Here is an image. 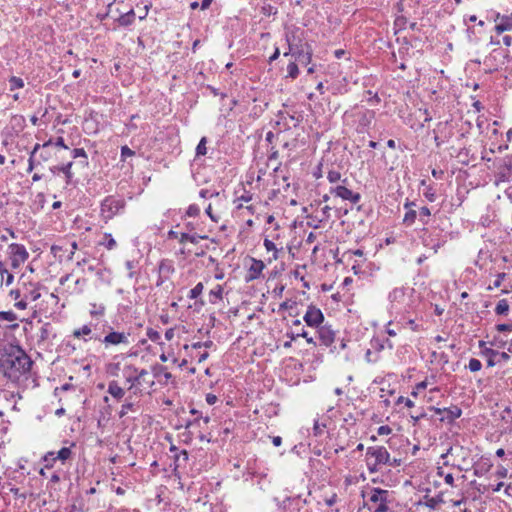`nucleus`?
<instances>
[{
    "label": "nucleus",
    "instance_id": "obj_23",
    "mask_svg": "<svg viewBox=\"0 0 512 512\" xmlns=\"http://www.w3.org/2000/svg\"><path fill=\"white\" fill-rule=\"evenodd\" d=\"M92 333V329L89 325H84L81 328L75 329L73 331V336L75 338H80L82 336H88Z\"/></svg>",
    "mask_w": 512,
    "mask_h": 512
},
{
    "label": "nucleus",
    "instance_id": "obj_34",
    "mask_svg": "<svg viewBox=\"0 0 512 512\" xmlns=\"http://www.w3.org/2000/svg\"><path fill=\"white\" fill-rule=\"evenodd\" d=\"M327 179L330 183H336L341 180V174L338 171L332 170L328 172Z\"/></svg>",
    "mask_w": 512,
    "mask_h": 512
},
{
    "label": "nucleus",
    "instance_id": "obj_11",
    "mask_svg": "<svg viewBox=\"0 0 512 512\" xmlns=\"http://www.w3.org/2000/svg\"><path fill=\"white\" fill-rule=\"evenodd\" d=\"M435 412L437 414H442V413H445V417L443 419H446L450 422L454 421L455 419L459 418L462 414V411L459 407L457 406H452L450 408H444V409H440V408H435Z\"/></svg>",
    "mask_w": 512,
    "mask_h": 512
},
{
    "label": "nucleus",
    "instance_id": "obj_12",
    "mask_svg": "<svg viewBox=\"0 0 512 512\" xmlns=\"http://www.w3.org/2000/svg\"><path fill=\"white\" fill-rule=\"evenodd\" d=\"M265 268V264L261 260L252 259V264L249 268V276L247 278L248 281L259 278L263 269Z\"/></svg>",
    "mask_w": 512,
    "mask_h": 512
},
{
    "label": "nucleus",
    "instance_id": "obj_32",
    "mask_svg": "<svg viewBox=\"0 0 512 512\" xmlns=\"http://www.w3.org/2000/svg\"><path fill=\"white\" fill-rule=\"evenodd\" d=\"M287 72L291 78H296L299 74V69H298L297 64L294 62L289 63L287 66Z\"/></svg>",
    "mask_w": 512,
    "mask_h": 512
},
{
    "label": "nucleus",
    "instance_id": "obj_38",
    "mask_svg": "<svg viewBox=\"0 0 512 512\" xmlns=\"http://www.w3.org/2000/svg\"><path fill=\"white\" fill-rule=\"evenodd\" d=\"M135 154L134 151H132L128 146H123L121 148V157L123 160H125L128 157H131Z\"/></svg>",
    "mask_w": 512,
    "mask_h": 512
},
{
    "label": "nucleus",
    "instance_id": "obj_8",
    "mask_svg": "<svg viewBox=\"0 0 512 512\" xmlns=\"http://www.w3.org/2000/svg\"><path fill=\"white\" fill-rule=\"evenodd\" d=\"M303 319L308 326L319 327L324 320V316L319 308L311 305L308 307Z\"/></svg>",
    "mask_w": 512,
    "mask_h": 512
},
{
    "label": "nucleus",
    "instance_id": "obj_28",
    "mask_svg": "<svg viewBox=\"0 0 512 512\" xmlns=\"http://www.w3.org/2000/svg\"><path fill=\"white\" fill-rule=\"evenodd\" d=\"M46 468H50L53 466V463L56 461V453L55 452H48L44 458H43Z\"/></svg>",
    "mask_w": 512,
    "mask_h": 512
},
{
    "label": "nucleus",
    "instance_id": "obj_43",
    "mask_svg": "<svg viewBox=\"0 0 512 512\" xmlns=\"http://www.w3.org/2000/svg\"><path fill=\"white\" fill-rule=\"evenodd\" d=\"M496 329L499 332L512 331V324H498Z\"/></svg>",
    "mask_w": 512,
    "mask_h": 512
},
{
    "label": "nucleus",
    "instance_id": "obj_5",
    "mask_svg": "<svg viewBox=\"0 0 512 512\" xmlns=\"http://www.w3.org/2000/svg\"><path fill=\"white\" fill-rule=\"evenodd\" d=\"M8 249L13 269H17L29 257V253L24 245L12 243L9 245Z\"/></svg>",
    "mask_w": 512,
    "mask_h": 512
},
{
    "label": "nucleus",
    "instance_id": "obj_22",
    "mask_svg": "<svg viewBox=\"0 0 512 512\" xmlns=\"http://www.w3.org/2000/svg\"><path fill=\"white\" fill-rule=\"evenodd\" d=\"M72 451L68 447H63L56 453V460H60L62 462L66 461L71 457Z\"/></svg>",
    "mask_w": 512,
    "mask_h": 512
},
{
    "label": "nucleus",
    "instance_id": "obj_64",
    "mask_svg": "<svg viewBox=\"0 0 512 512\" xmlns=\"http://www.w3.org/2000/svg\"><path fill=\"white\" fill-rule=\"evenodd\" d=\"M503 43L506 45V46H511L512 44V37L511 36H504L503 37Z\"/></svg>",
    "mask_w": 512,
    "mask_h": 512
},
{
    "label": "nucleus",
    "instance_id": "obj_3",
    "mask_svg": "<svg viewBox=\"0 0 512 512\" xmlns=\"http://www.w3.org/2000/svg\"><path fill=\"white\" fill-rule=\"evenodd\" d=\"M388 495L389 492L387 490L373 488L371 490L369 501L373 503L375 507H370L369 509L372 510L373 512H387Z\"/></svg>",
    "mask_w": 512,
    "mask_h": 512
},
{
    "label": "nucleus",
    "instance_id": "obj_45",
    "mask_svg": "<svg viewBox=\"0 0 512 512\" xmlns=\"http://www.w3.org/2000/svg\"><path fill=\"white\" fill-rule=\"evenodd\" d=\"M391 431H392V430H391V428H390L389 426L384 425V426H380V427L378 428V431H377V432H378V434H379V435H388V434H390V433H391Z\"/></svg>",
    "mask_w": 512,
    "mask_h": 512
},
{
    "label": "nucleus",
    "instance_id": "obj_15",
    "mask_svg": "<svg viewBox=\"0 0 512 512\" xmlns=\"http://www.w3.org/2000/svg\"><path fill=\"white\" fill-rule=\"evenodd\" d=\"M108 393L116 399H121L125 394L123 388H121L116 381H112L109 383Z\"/></svg>",
    "mask_w": 512,
    "mask_h": 512
},
{
    "label": "nucleus",
    "instance_id": "obj_51",
    "mask_svg": "<svg viewBox=\"0 0 512 512\" xmlns=\"http://www.w3.org/2000/svg\"><path fill=\"white\" fill-rule=\"evenodd\" d=\"M15 307L20 309V310H24L27 308V302H26V299H22L18 302L15 303Z\"/></svg>",
    "mask_w": 512,
    "mask_h": 512
},
{
    "label": "nucleus",
    "instance_id": "obj_53",
    "mask_svg": "<svg viewBox=\"0 0 512 512\" xmlns=\"http://www.w3.org/2000/svg\"><path fill=\"white\" fill-rule=\"evenodd\" d=\"M206 214L211 218L212 221L218 222L217 217L212 213L211 204H209L208 207L206 208Z\"/></svg>",
    "mask_w": 512,
    "mask_h": 512
},
{
    "label": "nucleus",
    "instance_id": "obj_58",
    "mask_svg": "<svg viewBox=\"0 0 512 512\" xmlns=\"http://www.w3.org/2000/svg\"><path fill=\"white\" fill-rule=\"evenodd\" d=\"M174 337V329L170 328V329H167L166 332H165V338L166 340L170 341L172 340Z\"/></svg>",
    "mask_w": 512,
    "mask_h": 512
},
{
    "label": "nucleus",
    "instance_id": "obj_7",
    "mask_svg": "<svg viewBox=\"0 0 512 512\" xmlns=\"http://www.w3.org/2000/svg\"><path fill=\"white\" fill-rule=\"evenodd\" d=\"M366 456L374 458V462L380 465L390 463V454L383 446L368 447Z\"/></svg>",
    "mask_w": 512,
    "mask_h": 512
},
{
    "label": "nucleus",
    "instance_id": "obj_48",
    "mask_svg": "<svg viewBox=\"0 0 512 512\" xmlns=\"http://www.w3.org/2000/svg\"><path fill=\"white\" fill-rule=\"evenodd\" d=\"M298 337H304L309 344H315L313 338L308 337V334L306 331H302L301 333L297 334Z\"/></svg>",
    "mask_w": 512,
    "mask_h": 512
},
{
    "label": "nucleus",
    "instance_id": "obj_26",
    "mask_svg": "<svg viewBox=\"0 0 512 512\" xmlns=\"http://www.w3.org/2000/svg\"><path fill=\"white\" fill-rule=\"evenodd\" d=\"M416 218H417V212L415 210H408L405 213V216L403 218V222L406 225H412L415 222Z\"/></svg>",
    "mask_w": 512,
    "mask_h": 512
},
{
    "label": "nucleus",
    "instance_id": "obj_63",
    "mask_svg": "<svg viewBox=\"0 0 512 512\" xmlns=\"http://www.w3.org/2000/svg\"><path fill=\"white\" fill-rule=\"evenodd\" d=\"M280 55V52H279V49L276 48L274 53L270 56L269 58V61L272 62V61H275Z\"/></svg>",
    "mask_w": 512,
    "mask_h": 512
},
{
    "label": "nucleus",
    "instance_id": "obj_9",
    "mask_svg": "<svg viewBox=\"0 0 512 512\" xmlns=\"http://www.w3.org/2000/svg\"><path fill=\"white\" fill-rule=\"evenodd\" d=\"M129 336H130L129 333L111 331L104 337V339L102 340V343L106 347H108L110 345H120V344L128 345L129 344Z\"/></svg>",
    "mask_w": 512,
    "mask_h": 512
},
{
    "label": "nucleus",
    "instance_id": "obj_61",
    "mask_svg": "<svg viewBox=\"0 0 512 512\" xmlns=\"http://www.w3.org/2000/svg\"><path fill=\"white\" fill-rule=\"evenodd\" d=\"M497 356H499V357H500V360H501V361H504V362H507V361H509V359H510L509 354H508V353H506V352H501V353H499Z\"/></svg>",
    "mask_w": 512,
    "mask_h": 512
},
{
    "label": "nucleus",
    "instance_id": "obj_41",
    "mask_svg": "<svg viewBox=\"0 0 512 512\" xmlns=\"http://www.w3.org/2000/svg\"><path fill=\"white\" fill-rule=\"evenodd\" d=\"M223 289L218 285L215 289L211 290L210 294L218 299H222Z\"/></svg>",
    "mask_w": 512,
    "mask_h": 512
},
{
    "label": "nucleus",
    "instance_id": "obj_62",
    "mask_svg": "<svg viewBox=\"0 0 512 512\" xmlns=\"http://www.w3.org/2000/svg\"><path fill=\"white\" fill-rule=\"evenodd\" d=\"M272 443L274 444V446H280L281 443H282V438L280 436H274L272 438Z\"/></svg>",
    "mask_w": 512,
    "mask_h": 512
},
{
    "label": "nucleus",
    "instance_id": "obj_46",
    "mask_svg": "<svg viewBox=\"0 0 512 512\" xmlns=\"http://www.w3.org/2000/svg\"><path fill=\"white\" fill-rule=\"evenodd\" d=\"M397 402H398V403H402V402H404V404H405L407 407H409V408H411V407H413V406H414V402H413L412 400H410L409 398H404V397H402V396L398 398V401H397Z\"/></svg>",
    "mask_w": 512,
    "mask_h": 512
},
{
    "label": "nucleus",
    "instance_id": "obj_25",
    "mask_svg": "<svg viewBox=\"0 0 512 512\" xmlns=\"http://www.w3.org/2000/svg\"><path fill=\"white\" fill-rule=\"evenodd\" d=\"M207 139L206 137H202L200 142L198 143L196 147V156H204L207 153V147H206Z\"/></svg>",
    "mask_w": 512,
    "mask_h": 512
},
{
    "label": "nucleus",
    "instance_id": "obj_6",
    "mask_svg": "<svg viewBox=\"0 0 512 512\" xmlns=\"http://www.w3.org/2000/svg\"><path fill=\"white\" fill-rule=\"evenodd\" d=\"M348 183V179L342 180V185H337L330 189V193L334 194L337 197H340L343 200L350 201L351 203H357L361 199V195L359 193L353 192L352 190L346 187Z\"/></svg>",
    "mask_w": 512,
    "mask_h": 512
},
{
    "label": "nucleus",
    "instance_id": "obj_10",
    "mask_svg": "<svg viewBox=\"0 0 512 512\" xmlns=\"http://www.w3.org/2000/svg\"><path fill=\"white\" fill-rule=\"evenodd\" d=\"M319 339L321 343L325 346H330L335 339L334 331L328 326L319 327Z\"/></svg>",
    "mask_w": 512,
    "mask_h": 512
},
{
    "label": "nucleus",
    "instance_id": "obj_16",
    "mask_svg": "<svg viewBox=\"0 0 512 512\" xmlns=\"http://www.w3.org/2000/svg\"><path fill=\"white\" fill-rule=\"evenodd\" d=\"M199 239H208L207 235H198V234H189V233H181L179 237V242L184 243L189 241L193 244L198 243Z\"/></svg>",
    "mask_w": 512,
    "mask_h": 512
},
{
    "label": "nucleus",
    "instance_id": "obj_36",
    "mask_svg": "<svg viewBox=\"0 0 512 512\" xmlns=\"http://www.w3.org/2000/svg\"><path fill=\"white\" fill-rule=\"evenodd\" d=\"M40 341H46L49 338V324H44L40 329Z\"/></svg>",
    "mask_w": 512,
    "mask_h": 512
},
{
    "label": "nucleus",
    "instance_id": "obj_56",
    "mask_svg": "<svg viewBox=\"0 0 512 512\" xmlns=\"http://www.w3.org/2000/svg\"><path fill=\"white\" fill-rule=\"evenodd\" d=\"M250 200H251L250 196H242V197L238 198L237 201H239L240 203L237 205V208L238 209L242 208V203L248 202Z\"/></svg>",
    "mask_w": 512,
    "mask_h": 512
},
{
    "label": "nucleus",
    "instance_id": "obj_30",
    "mask_svg": "<svg viewBox=\"0 0 512 512\" xmlns=\"http://www.w3.org/2000/svg\"><path fill=\"white\" fill-rule=\"evenodd\" d=\"M203 291V284L199 282L194 288H192L189 292V298L196 299Z\"/></svg>",
    "mask_w": 512,
    "mask_h": 512
},
{
    "label": "nucleus",
    "instance_id": "obj_33",
    "mask_svg": "<svg viewBox=\"0 0 512 512\" xmlns=\"http://www.w3.org/2000/svg\"><path fill=\"white\" fill-rule=\"evenodd\" d=\"M0 320H5V321H8V322H13V321L17 320V317L11 311H3V312H0Z\"/></svg>",
    "mask_w": 512,
    "mask_h": 512
},
{
    "label": "nucleus",
    "instance_id": "obj_21",
    "mask_svg": "<svg viewBox=\"0 0 512 512\" xmlns=\"http://www.w3.org/2000/svg\"><path fill=\"white\" fill-rule=\"evenodd\" d=\"M72 165H73V163L70 161L67 164H63V165H61V167H59V171L65 175L67 183H70L72 176H73V174L71 172Z\"/></svg>",
    "mask_w": 512,
    "mask_h": 512
},
{
    "label": "nucleus",
    "instance_id": "obj_27",
    "mask_svg": "<svg viewBox=\"0 0 512 512\" xmlns=\"http://www.w3.org/2000/svg\"><path fill=\"white\" fill-rule=\"evenodd\" d=\"M71 154H72V158L76 159V158H83L84 160L82 161L83 164H87V154L85 152V150L83 148H75L71 151Z\"/></svg>",
    "mask_w": 512,
    "mask_h": 512
},
{
    "label": "nucleus",
    "instance_id": "obj_44",
    "mask_svg": "<svg viewBox=\"0 0 512 512\" xmlns=\"http://www.w3.org/2000/svg\"><path fill=\"white\" fill-rule=\"evenodd\" d=\"M147 336L152 341H156V340H158L160 338L159 333L157 331L153 330V329L148 330Z\"/></svg>",
    "mask_w": 512,
    "mask_h": 512
},
{
    "label": "nucleus",
    "instance_id": "obj_37",
    "mask_svg": "<svg viewBox=\"0 0 512 512\" xmlns=\"http://www.w3.org/2000/svg\"><path fill=\"white\" fill-rule=\"evenodd\" d=\"M200 212V208L195 205V204H192L188 207L187 211H186V214L189 216V217H195L199 214Z\"/></svg>",
    "mask_w": 512,
    "mask_h": 512
},
{
    "label": "nucleus",
    "instance_id": "obj_35",
    "mask_svg": "<svg viewBox=\"0 0 512 512\" xmlns=\"http://www.w3.org/2000/svg\"><path fill=\"white\" fill-rule=\"evenodd\" d=\"M431 215V212H430V209L426 206H423L420 211H419V217H420V220L424 223V224H427V220L425 218H428L429 216Z\"/></svg>",
    "mask_w": 512,
    "mask_h": 512
},
{
    "label": "nucleus",
    "instance_id": "obj_52",
    "mask_svg": "<svg viewBox=\"0 0 512 512\" xmlns=\"http://www.w3.org/2000/svg\"><path fill=\"white\" fill-rule=\"evenodd\" d=\"M153 370H154L155 377L160 376L161 374H163L166 371L165 367H163V366H155Z\"/></svg>",
    "mask_w": 512,
    "mask_h": 512
},
{
    "label": "nucleus",
    "instance_id": "obj_42",
    "mask_svg": "<svg viewBox=\"0 0 512 512\" xmlns=\"http://www.w3.org/2000/svg\"><path fill=\"white\" fill-rule=\"evenodd\" d=\"M133 404L132 403H125L122 405L121 411H120V417H123L127 414L129 410H132Z\"/></svg>",
    "mask_w": 512,
    "mask_h": 512
},
{
    "label": "nucleus",
    "instance_id": "obj_57",
    "mask_svg": "<svg viewBox=\"0 0 512 512\" xmlns=\"http://www.w3.org/2000/svg\"><path fill=\"white\" fill-rule=\"evenodd\" d=\"M445 480V483L450 485V486H453L454 485V477L452 474H447L444 478Z\"/></svg>",
    "mask_w": 512,
    "mask_h": 512
},
{
    "label": "nucleus",
    "instance_id": "obj_20",
    "mask_svg": "<svg viewBox=\"0 0 512 512\" xmlns=\"http://www.w3.org/2000/svg\"><path fill=\"white\" fill-rule=\"evenodd\" d=\"M10 90L20 89L24 87V81L20 77L12 76L9 78Z\"/></svg>",
    "mask_w": 512,
    "mask_h": 512
},
{
    "label": "nucleus",
    "instance_id": "obj_47",
    "mask_svg": "<svg viewBox=\"0 0 512 512\" xmlns=\"http://www.w3.org/2000/svg\"><path fill=\"white\" fill-rule=\"evenodd\" d=\"M368 465V470L370 471V473H375L377 472L379 469H378V466L380 465L379 463H376V462H368L367 463Z\"/></svg>",
    "mask_w": 512,
    "mask_h": 512
},
{
    "label": "nucleus",
    "instance_id": "obj_55",
    "mask_svg": "<svg viewBox=\"0 0 512 512\" xmlns=\"http://www.w3.org/2000/svg\"><path fill=\"white\" fill-rule=\"evenodd\" d=\"M250 200H251L250 196H242V197L238 198L237 201H239L240 203L237 205V208L238 209L242 208V203L248 202Z\"/></svg>",
    "mask_w": 512,
    "mask_h": 512
},
{
    "label": "nucleus",
    "instance_id": "obj_31",
    "mask_svg": "<svg viewBox=\"0 0 512 512\" xmlns=\"http://www.w3.org/2000/svg\"><path fill=\"white\" fill-rule=\"evenodd\" d=\"M53 144L52 140H49L47 142H45L42 147L43 148H46L48 147L49 145ZM54 145L57 146V147H61V148H64V149H68V146L64 143V139L62 137H58L56 139V141L54 142Z\"/></svg>",
    "mask_w": 512,
    "mask_h": 512
},
{
    "label": "nucleus",
    "instance_id": "obj_19",
    "mask_svg": "<svg viewBox=\"0 0 512 512\" xmlns=\"http://www.w3.org/2000/svg\"><path fill=\"white\" fill-rule=\"evenodd\" d=\"M441 503H443L441 496L431 498L425 497V505L430 509H436Z\"/></svg>",
    "mask_w": 512,
    "mask_h": 512
},
{
    "label": "nucleus",
    "instance_id": "obj_60",
    "mask_svg": "<svg viewBox=\"0 0 512 512\" xmlns=\"http://www.w3.org/2000/svg\"><path fill=\"white\" fill-rule=\"evenodd\" d=\"M485 354L489 356V358H493L499 354L498 351H495L493 349H486Z\"/></svg>",
    "mask_w": 512,
    "mask_h": 512
},
{
    "label": "nucleus",
    "instance_id": "obj_13",
    "mask_svg": "<svg viewBox=\"0 0 512 512\" xmlns=\"http://www.w3.org/2000/svg\"><path fill=\"white\" fill-rule=\"evenodd\" d=\"M496 20H500V23H498L495 26V31L497 32V34H502L505 31H511L512 30V22H511L510 16H506V15L500 16V15H497Z\"/></svg>",
    "mask_w": 512,
    "mask_h": 512
},
{
    "label": "nucleus",
    "instance_id": "obj_50",
    "mask_svg": "<svg viewBox=\"0 0 512 512\" xmlns=\"http://www.w3.org/2000/svg\"><path fill=\"white\" fill-rule=\"evenodd\" d=\"M109 239H108V242L106 244V247L111 250L113 249L115 246H116V241L112 238V236L109 234V235H106Z\"/></svg>",
    "mask_w": 512,
    "mask_h": 512
},
{
    "label": "nucleus",
    "instance_id": "obj_18",
    "mask_svg": "<svg viewBox=\"0 0 512 512\" xmlns=\"http://www.w3.org/2000/svg\"><path fill=\"white\" fill-rule=\"evenodd\" d=\"M509 303L506 299H501L496 307H495V313L498 315H505L509 311Z\"/></svg>",
    "mask_w": 512,
    "mask_h": 512
},
{
    "label": "nucleus",
    "instance_id": "obj_39",
    "mask_svg": "<svg viewBox=\"0 0 512 512\" xmlns=\"http://www.w3.org/2000/svg\"><path fill=\"white\" fill-rule=\"evenodd\" d=\"M126 381L131 384L129 389H131L135 385H139L140 384L139 377L138 376H132L131 374H129L126 377Z\"/></svg>",
    "mask_w": 512,
    "mask_h": 512
},
{
    "label": "nucleus",
    "instance_id": "obj_24",
    "mask_svg": "<svg viewBox=\"0 0 512 512\" xmlns=\"http://www.w3.org/2000/svg\"><path fill=\"white\" fill-rule=\"evenodd\" d=\"M264 247L266 248L267 251H273V257L272 259L273 260H277L278 259V250L276 248V245L274 244L273 241L269 240V239H264Z\"/></svg>",
    "mask_w": 512,
    "mask_h": 512
},
{
    "label": "nucleus",
    "instance_id": "obj_40",
    "mask_svg": "<svg viewBox=\"0 0 512 512\" xmlns=\"http://www.w3.org/2000/svg\"><path fill=\"white\" fill-rule=\"evenodd\" d=\"M39 148H40V144H36L34 149L32 150V152L30 154L28 171H32L33 170V157H34V155L36 154V152H37V150Z\"/></svg>",
    "mask_w": 512,
    "mask_h": 512
},
{
    "label": "nucleus",
    "instance_id": "obj_59",
    "mask_svg": "<svg viewBox=\"0 0 512 512\" xmlns=\"http://www.w3.org/2000/svg\"><path fill=\"white\" fill-rule=\"evenodd\" d=\"M147 375H148V371L145 370V369H142V370L139 371L137 376L139 377L140 381L143 380L145 382L146 381L145 378H146Z\"/></svg>",
    "mask_w": 512,
    "mask_h": 512
},
{
    "label": "nucleus",
    "instance_id": "obj_4",
    "mask_svg": "<svg viewBox=\"0 0 512 512\" xmlns=\"http://www.w3.org/2000/svg\"><path fill=\"white\" fill-rule=\"evenodd\" d=\"M289 54L294 56L299 63L307 65L311 61L312 51L307 43L296 45L289 42V52L284 53V56Z\"/></svg>",
    "mask_w": 512,
    "mask_h": 512
},
{
    "label": "nucleus",
    "instance_id": "obj_2",
    "mask_svg": "<svg viewBox=\"0 0 512 512\" xmlns=\"http://www.w3.org/2000/svg\"><path fill=\"white\" fill-rule=\"evenodd\" d=\"M125 207V200L114 196L106 197L101 203V215L107 221L119 214Z\"/></svg>",
    "mask_w": 512,
    "mask_h": 512
},
{
    "label": "nucleus",
    "instance_id": "obj_14",
    "mask_svg": "<svg viewBox=\"0 0 512 512\" xmlns=\"http://www.w3.org/2000/svg\"><path fill=\"white\" fill-rule=\"evenodd\" d=\"M29 287L31 288H25L24 298L30 299L31 301L38 300L41 297V293L39 291L40 285L38 283L34 284L32 282H29Z\"/></svg>",
    "mask_w": 512,
    "mask_h": 512
},
{
    "label": "nucleus",
    "instance_id": "obj_49",
    "mask_svg": "<svg viewBox=\"0 0 512 512\" xmlns=\"http://www.w3.org/2000/svg\"><path fill=\"white\" fill-rule=\"evenodd\" d=\"M206 401L209 405H213L216 403L217 397L214 394L209 393L206 395Z\"/></svg>",
    "mask_w": 512,
    "mask_h": 512
},
{
    "label": "nucleus",
    "instance_id": "obj_54",
    "mask_svg": "<svg viewBox=\"0 0 512 512\" xmlns=\"http://www.w3.org/2000/svg\"><path fill=\"white\" fill-rule=\"evenodd\" d=\"M505 277V273H500L497 275V279L494 281V287H499Z\"/></svg>",
    "mask_w": 512,
    "mask_h": 512
},
{
    "label": "nucleus",
    "instance_id": "obj_17",
    "mask_svg": "<svg viewBox=\"0 0 512 512\" xmlns=\"http://www.w3.org/2000/svg\"><path fill=\"white\" fill-rule=\"evenodd\" d=\"M135 12L130 10L129 12L121 15L117 21L121 26H129L134 22Z\"/></svg>",
    "mask_w": 512,
    "mask_h": 512
},
{
    "label": "nucleus",
    "instance_id": "obj_29",
    "mask_svg": "<svg viewBox=\"0 0 512 512\" xmlns=\"http://www.w3.org/2000/svg\"><path fill=\"white\" fill-rule=\"evenodd\" d=\"M482 363L476 358H471L468 364V368L471 372H477L481 369Z\"/></svg>",
    "mask_w": 512,
    "mask_h": 512
},
{
    "label": "nucleus",
    "instance_id": "obj_1",
    "mask_svg": "<svg viewBox=\"0 0 512 512\" xmlns=\"http://www.w3.org/2000/svg\"><path fill=\"white\" fill-rule=\"evenodd\" d=\"M32 361L25 351L12 344H6L0 349V371L4 377L15 382L31 369Z\"/></svg>",
    "mask_w": 512,
    "mask_h": 512
}]
</instances>
